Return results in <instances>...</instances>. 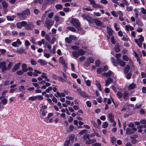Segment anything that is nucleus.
Masks as SVG:
<instances>
[{
  "label": "nucleus",
  "instance_id": "1",
  "mask_svg": "<svg viewBox=\"0 0 146 146\" xmlns=\"http://www.w3.org/2000/svg\"><path fill=\"white\" fill-rule=\"evenodd\" d=\"M71 23L76 27L79 29L80 26V23L78 19L72 18L70 21Z\"/></svg>",
  "mask_w": 146,
  "mask_h": 146
},
{
  "label": "nucleus",
  "instance_id": "53",
  "mask_svg": "<svg viewBox=\"0 0 146 146\" xmlns=\"http://www.w3.org/2000/svg\"><path fill=\"white\" fill-rule=\"evenodd\" d=\"M16 26L19 29H21L22 28V26L21 25V22L17 23L16 24Z\"/></svg>",
  "mask_w": 146,
  "mask_h": 146
},
{
  "label": "nucleus",
  "instance_id": "38",
  "mask_svg": "<svg viewBox=\"0 0 146 146\" xmlns=\"http://www.w3.org/2000/svg\"><path fill=\"white\" fill-rule=\"evenodd\" d=\"M136 23L138 25H139L140 26H142L143 25V23L139 20H136Z\"/></svg>",
  "mask_w": 146,
  "mask_h": 146
},
{
  "label": "nucleus",
  "instance_id": "25",
  "mask_svg": "<svg viewBox=\"0 0 146 146\" xmlns=\"http://www.w3.org/2000/svg\"><path fill=\"white\" fill-rule=\"evenodd\" d=\"M96 85L97 87L99 89V90L100 91H101L102 88L101 84L98 80L96 81Z\"/></svg>",
  "mask_w": 146,
  "mask_h": 146
},
{
  "label": "nucleus",
  "instance_id": "18",
  "mask_svg": "<svg viewBox=\"0 0 146 146\" xmlns=\"http://www.w3.org/2000/svg\"><path fill=\"white\" fill-rule=\"evenodd\" d=\"M93 21L98 26H99L102 25L101 21L98 19H95L93 20Z\"/></svg>",
  "mask_w": 146,
  "mask_h": 146
},
{
  "label": "nucleus",
  "instance_id": "32",
  "mask_svg": "<svg viewBox=\"0 0 146 146\" xmlns=\"http://www.w3.org/2000/svg\"><path fill=\"white\" fill-rule=\"evenodd\" d=\"M2 5L3 8H7L8 6V3L5 1H3L2 3Z\"/></svg>",
  "mask_w": 146,
  "mask_h": 146
},
{
  "label": "nucleus",
  "instance_id": "7",
  "mask_svg": "<svg viewBox=\"0 0 146 146\" xmlns=\"http://www.w3.org/2000/svg\"><path fill=\"white\" fill-rule=\"evenodd\" d=\"M116 62L118 64L122 67H124L126 65V63L124 61L120 59H117Z\"/></svg>",
  "mask_w": 146,
  "mask_h": 146
},
{
  "label": "nucleus",
  "instance_id": "24",
  "mask_svg": "<svg viewBox=\"0 0 146 146\" xmlns=\"http://www.w3.org/2000/svg\"><path fill=\"white\" fill-rule=\"evenodd\" d=\"M130 70V66L129 65H127L125 67L124 70V73L125 74L127 73Z\"/></svg>",
  "mask_w": 146,
  "mask_h": 146
},
{
  "label": "nucleus",
  "instance_id": "47",
  "mask_svg": "<svg viewBox=\"0 0 146 146\" xmlns=\"http://www.w3.org/2000/svg\"><path fill=\"white\" fill-rule=\"evenodd\" d=\"M87 130L86 129H84L80 131L79 134L80 135H82L84 133H86L87 132Z\"/></svg>",
  "mask_w": 146,
  "mask_h": 146
},
{
  "label": "nucleus",
  "instance_id": "27",
  "mask_svg": "<svg viewBox=\"0 0 146 146\" xmlns=\"http://www.w3.org/2000/svg\"><path fill=\"white\" fill-rule=\"evenodd\" d=\"M72 54L73 56L76 58H78L79 56L78 51H74L72 52Z\"/></svg>",
  "mask_w": 146,
  "mask_h": 146
},
{
  "label": "nucleus",
  "instance_id": "48",
  "mask_svg": "<svg viewBox=\"0 0 146 146\" xmlns=\"http://www.w3.org/2000/svg\"><path fill=\"white\" fill-rule=\"evenodd\" d=\"M96 66L97 67H99L100 66V60H97L95 61Z\"/></svg>",
  "mask_w": 146,
  "mask_h": 146
},
{
  "label": "nucleus",
  "instance_id": "22",
  "mask_svg": "<svg viewBox=\"0 0 146 146\" xmlns=\"http://www.w3.org/2000/svg\"><path fill=\"white\" fill-rule=\"evenodd\" d=\"M107 29L108 34L110 36H112L113 33V31L111 28H109L108 27H107Z\"/></svg>",
  "mask_w": 146,
  "mask_h": 146
},
{
  "label": "nucleus",
  "instance_id": "59",
  "mask_svg": "<svg viewBox=\"0 0 146 146\" xmlns=\"http://www.w3.org/2000/svg\"><path fill=\"white\" fill-rule=\"evenodd\" d=\"M112 15L114 16L117 17L118 16L116 14V12L114 11H112L111 12Z\"/></svg>",
  "mask_w": 146,
  "mask_h": 146
},
{
  "label": "nucleus",
  "instance_id": "57",
  "mask_svg": "<svg viewBox=\"0 0 146 146\" xmlns=\"http://www.w3.org/2000/svg\"><path fill=\"white\" fill-rule=\"evenodd\" d=\"M111 140L112 143L114 144L115 141L116 140V139L114 137H111Z\"/></svg>",
  "mask_w": 146,
  "mask_h": 146
},
{
  "label": "nucleus",
  "instance_id": "10",
  "mask_svg": "<svg viewBox=\"0 0 146 146\" xmlns=\"http://www.w3.org/2000/svg\"><path fill=\"white\" fill-rule=\"evenodd\" d=\"M96 139H90L89 138L88 140H87L86 141L85 143L86 144L89 145L96 142Z\"/></svg>",
  "mask_w": 146,
  "mask_h": 146
},
{
  "label": "nucleus",
  "instance_id": "4",
  "mask_svg": "<svg viewBox=\"0 0 146 146\" xmlns=\"http://www.w3.org/2000/svg\"><path fill=\"white\" fill-rule=\"evenodd\" d=\"M34 26V23L33 22H29L27 24L25 27V29L27 30H32Z\"/></svg>",
  "mask_w": 146,
  "mask_h": 146
},
{
  "label": "nucleus",
  "instance_id": "64",
  "mask_svg": "<svg viewBox=\"0 0 146 146\" xmlns=\"http://www.w3.org/2000/svg\"><path fill=\"white\" fill-rule=\"evenodd\" d=\"M92 146H101V145L100 143H96L94 144H92Z\"/></svg>",
  "mask_w": 146,
  "mask_h": 146
},
{
  "label": "nucleus",
  "instance_id": "13",
  "mask_svg": "<svg viewBox=\"0 0 146 146\" xmlns=\"http://www.w3.org/2000/svg\"><path fill=\"white\" fill-rule=\"evenodd\" d=\"M122 58L124 60L126 61L129 60V62H131L133 64V62L131 59L126 55H124L122 56Z\"/></svg>",
  "mask_w": 146,
  "mask_h": 146
},
{
  "label": "nucleus",
  "instance_id": "51",
  "mask_svg": "<svg viewBox=\"0 0 146 146\" xmlns=\"http://www.w3.org/2000/svg\"><path fill=\"white\" fill-rule=\"evenodd\" d=\"M69 37L71 40L72 39L73 40H76V37L73 35H70L69 36Z\"/></svg>",
  "mask_w": 146,
  "mask_h": 146
},
{
  "label": "nucleus",
  "instance_id": "3",
  "mask_svg": "<svg viewBox=\"0 0 146 146\" xmlns=\"http://www.w3.org/2000/svg\"><path fill=\"white\" fill-rule=\"evenodd\" d=\"M82 17H83L84 20H86L88 22L92 23L93 22V20L92 18L90 17L88 15H86L85 14L82 15Z\"/></svg>",
  "mask_w": 146,
  "mask_h": 146
},
{
  "label": "nucleus",
  "instance_id": "12",
  "mask_svg": "<svg viewBox=\"0 0 146 146\" xmlns=\"http://www.w3.org/2000/svg\"><path fill=\"white\" fill-rule=\"evenodd\" d=\"M59 61L60 63L64 65L65 66L67 65V64L65 63V60L62 56H61L60 58Z\"/></svg>",
  "mask_w": 146,
  "mask_h": 146
},
{
  "label": "nucleus",
  "instance_id": "62",
  "mask_svg": "<svg viewBox=\"0 0 146 146\" xmlns=\"http://www.w3.org/2000/svg\"><path fill=\"white\" fill-rule=\"evenodd\" d=\"M141 10L142 12V13L143 14H146V10L143 8H141Z\"/></svg>",
  "mask_w": 146,
  "mask_h": 146
},
{
  "label": "nucleus",
  "instance_id": "17",
  "mask_svg": "<svg viewBox=\"0 0 146 146\" xmlns=\"http://www.w3.org/2000/svg\"><path fill=\"white\" fill-rule=\"evenodd\" d=\"M126 133L127 135H130L134 133V132L133 131L132 129H131L129 128H127L126 130Z\"/></svg>",
  "mask_w": 146,
  "mask_h": 146
},
{
  "label": "nucleus",
  "instance_id": "11",
  "mask_svg": "<svg viewBox=\"0 0 146 146\" xmlns=\"http://www.w3.org/2000/svg\"><path fill=\"white\" fill-rule=\"evenodd\" d=\"M108 119L110 122H113L114 119L113 115L111 113H110L108 114Z\"/></svg>",
  "mask_w": 146,
  "mask_h": 146
},
{
  "label": "nucleus",
  "instance_id": "52",
  "mask_svg": "<svg viewBox=\"0 0 146 146\" xmlns=\"http://www.w3.org/2000/svg\"><path fill=\"white\" fill-rule=\"evenodd\" d=\"M31 63L33 65H35L37 64V62L33 59H31Z\"/></svg>",
  "mask_w": 146,
  "mask_h": 146
},
{
  "label": "nucleus",
  "instance_id": "21",
  "mask_svg": "<svg viewBox=\"0 0 146 146\" xmlns=\"http://www.w3.org/2000/svg\"><path fill=\"white\" fill-rule=\"evenodd\" d=\"M128 95L129 94L128 92L126 91H125L123 93V96L125 100H127L128 99Z\"/></svg>",
  "mask_w": 146,
  "mask_h": 146
},
{
  "label": "nucleus",
  "instance_id": "41",
  "mask_svg": "<svg viewBox=\"0 0 146 146\" xmlns=\"http://www.w3.org/2000/svg\"><path fill=\"white\" fill-rule=\"evenodd\" d=\"M114 27L116 31H117L119 30V28L117 27V24L116 23H114Z\"/></svg>",
  "mask_w": 146,
  "mask_h": 146
},
{
  "label": "nucleus",
  "instance_id": "40",
  "mask_svg": "<svg viewBox=\"0 0 146 146\" xmlns=\"http://www.w3.org/2000/svg\"><path fill=\"white\" fill-rule=\"evenodd\" d=\"M84 81H85L86 85L88 86H90L91 85V81L89 80H84Z\"/></svg>",
  "mask_w": 146,
  "mask_h": 146
},
{
  "label": "nucleus",
  "instance_id": "49",
  "mask_svg": "<svg viewBox=\"0 0 146 146\" xmlns=\"http://www.w3.org/2000/svg\"><path fill=\"white\" fill-rule=\"evenodd\" d=\"M36 96H33L29 98V99L30 100L34 101L36 100Z\"/></svg>",
  "mask_w": 146,
  "mask_h": 146
},
{
  "label": "nucleus",
  "instance_id": "43",
  "mask_svg": "<svg viewBox=\"0 0 146 146\" xmlns=\"http://www.w3.org/2000/svg\"><path fill=\"white\" fill-rule=\"evenodd\" d=\"M122 39L123 40L127 41L129 40V38L127 36L124 35L122 38Z\"/></svg>",
  "mask_w": 146,
  "mask_h": 146
},
{
  "label": "nucleus",
  "instance_id": "35",
  "mask_svg": "<svg viewBox=\"0 0 146 146\" xmlns=\"http://www.w3.org/2000/svg\"><path fill=\"white\" fill-rule=\"evenodd\" d=\"M65 40L66 42L70 44L72 42V40L69 37H66L65 38Z\"/></svg>",
  "mask_w": 146,
  "mask_h": 146
},
{
  "label": "nucleus",
  "instance_id": "33",
  "mask_svg": "<svg viewBox=\"0 0 146 146\" xmlns=\"http://www.w3.org/2000/svg\"><path fill=\"white\" fill-rule=\"evenodd\" d=\"M116 95L119 98H121L123 96L121 92L119 91L117 92Z\"/></svg>",
  "mask_w": 146,
  "mask_h": 146
},
{
  "label": "nucleus",
  "instance_id": "34",
  "mask_svg": "<svg viewBox=\"0 0 146 146\" xmlns=\"http://www.w3.org/2000/svg\"><path fill=\"white\" fill-rule=\"evenodd\" d=\"M55 7L57 9H60L62 8L63 6L61 4H58L56 5Z\"/></svg>",
  "mask_w": 146,
  "mask_h": 146
},
{
  "label": "nucleus",
  "instance_id": "15",
  "mask_svg": "<svg viewBox=\"0 0 146 146\" xmlns=\"http://www.w3.org/2000/svg\"><path fill=\"white\" fill-rule=\"evenodd\" d=\"M37 62L42 66L46 65L47 64V62L44 60L39 59Z\"/></svg>",
  "mask_w": 146,
  "mask_h": 146
},
{
  "label": "nucleus",
  "instance_id": "8",
  "mask_svg": "<svg viewBox=\"0 0 146 146\" xmlns=\"http://www.w3.org/2000/svg\"><path fill=\"white\" fill-rule=\"evenodd\" d=\"M113 80L111 78H109L108 79L106 80L105 86H108L110 84L113 83Z\"/></svg>",
  "mask_w": 146,
  "mask_h": 146
},
{
  "label": "nucleus",
  "instance_id": "54",
  "mask_svg": "<svg viewBox=\"0 0 146 146\" xmlns=\"http://www.w3.org/2000/svg\"><path fill=\"white\" fill-rule=\"evenodd\" d=\"M45 38L46 40L48 41H50V37L49 35L48 34H46V35Z\"/></svg>",
  "mask_w": 146,
  "mask_h": 146
},
{
  "label": "nucleus",
  "instance_id": "19",
  "mask_svg": "<svg viewBox=\"0 0 146 146\" xmlns=\"http://www.w3.org/2000/svg\"><path fill=\"white\" fill-rule=\"evenodd\" d=\"M22 68L23 71L24 72H26L28 70V69L27 68V65L25 64H23L22 65Z\"/></svg>",
  "mask_w": 146,
  "mask_h": 146
},
{
  "label": "nucleus",
  "instance_id": "2",
  "mask_svg": "<svg viewBox=\"0 0 146 146\" xmlns=\"http://www.w3.org/2000/svg\"><path fill=\"white\" fill-rule=\"evenodd\" d=\"M54 21L51 20L47 18L45 21L44 26H46L48 29H50L51 27L53 25Z\"/></svg>",
  "mask_w": 146,
  "mask_h": 146
},
{
  "label": "nucleus",
  "instance_id": "61",
  "mask_svg": "<svg viewBox=\"0 0 146 146\" xmlns=\"http://www.w3.org/2000/svg\"><path fill=\"white\" fill-rule=\"evenodd\" d=\"M74 128V126L73 125H71L69 127V129L70 130V131H72L73 130Z\"/></svg>",
  "mask_w": 146,
  "mask_h": 146
},
{
  "label": "nucleus",
  "instance_id": "31",
  "mask_svg": "<svg viewBox=\"0 0 146 146\" xmlns=\"http://www.w3.org/2000/svg\"><path fill=\"white\" fill-rule=\"evenodd\" d=\"M79 55L81 56L84 55L85 53V52L82 49H80L78 51Z\"/></svg>",
  "mask_w": 146,
  "mask_h": 146
},
{
  "label": "nucleus",
  "instance_id": "14",
  "mask_svg": "<svg viewBox=\"0 0 146 146\" xmlns=\"http://www.w3.org/2000/svg\"><path fill=\"white\" fill-rule=\"evenodd\" d=\"M20 65V63H19V64H15L14 67L12 69L11 71L13 72H14L17 70L19 68V66Z\"/></svg>",
  "mask_w": 146,
  "mask_h": 146
},
{
  "label": "nucleus",
  "instance_id": "37",
  "mask_svg": "<svg viewBox=\"0 0 146 146\" xmlns=\"http://www.w3.org/2000/svg\"><path fill=\"white\" fill-rule=\"evenodd\" d=\"M80 95L84 97H88V95L86 93L83 91L82 92Z\"/></svg>",
  "mask_w": 146,
  "mask_h": 146
},
{
  "label": "nucleus",
  "instance_id": "9",
  "mask_svg": "<svg viewBox=\"0 0 146 146\" xmlns=\"http://www.w3.org/2000/svg\"><path fill=\"white\" fill-rule=\"evenodd\" d=\"M17 52L19 54L24 53L26 54L27 53L26 50L25 49H23L22 47L18 49Z\"/></svg>",
  "mask_w": 146,
  "mask_h": 146
},
{
  "label": "nucleus",
  "instance_id": "28",
  "mask_svg": "<svg viewBox=\"0 0 146 146\" xmlns=\"http://www.w3.org/2000/svg\"><path fill=\"white\" fill-rule=\"evenodd\" d=\"M86 60L90 64L93 63L94 62V59L92 57L87 58Z\"/></svg>",
  "mask_w": 146,
  "mask_h": 146
},
{
  "label": "nucleus",
  "instance_id": "36",
  "mask_svg": "<svg viewBox=\"0 0 146 146\" xmlns=\"http://www.w3.org/2000/svg\"><path fill=\"white\" fill-rule=\"evenodd\" d=\"M89 136L90 135L88 134H86L83 136V138L86 141L87 140V139H88L90 138Z\"/></svg>",
  "mask_w": 146,
  "mask_h": 146
},
{
  "label": "nucleus",
  "instance_id": "29",
  "mask_svg": "<svg viewBox=\"0 0 146 146\" xmlns=\"http://www.w3.org/2000/svg\"><path fill=\"white\" fill-rule=\"evenodd\" d=\"M25 88L22 85L19 87V90L21 92H23L25 91Z\"/></svg>",
  "mask_w": 146,
  "mask_h": 146
},
{
  "label": "nucleus",
  "instance_id": "42",
  "mask_svg": "<svg viewBox=\"0 0 146 146\" xmlns=\"http://www.w3.org/2000/svg\"><path fill=\"white\" fill-rule=\"evenodd\" d=\"M138 36L140 38H138V41L143 42L144 40V37L142 36V35H140Z\"/></svg>",
  "mask_w": 146,
  "mask_h": 146
},
{
  "label": "nucleus",
  "instance_id": "44",
  "mask_svg": "<svg viewBox=\"0 0 146 146\" xmlns=\"http://www.w3.org/2000/svg\"><path fill=\"white\" fill-rule=\"evenodd\" d=\"M108 122H105L103 123L102 127L104 128H106L108 127Z\"/></svg>",
  "mask_w": 146,
  "mask_h": 146
},
{
  "label": "nucleus",
  "instance_id": "26",
  "mask_svg": "<svg viewBox=\"0 0 146 146\" xmlns=\"http://www.w3.org/2000/svg\"><path fill=\"white\" fill-rule=\"evenodd\" d=\"M136 85L134 84H130L128 88V89L129 90H130L131 89H133L135 88Z\"/></svg>",
  "mask_w": 146,
  "mask_h": 146
},
{
  "label": "nucleus",
  "instance_id": "39",
  "mask_svg": "<svg viewBox=\"0 0 146 146\" xmlns=\"http://www.w3.org/2000/svg\"><path fill=\"white\" fill-rule=\"evenodd\" d=\"M13 64V63L11 62H10L8 65L7 67V70H9L11 68Z\"/></svg>",
  "mask_w": 146,
  "mask_h": 146
},
{
  "label": "nucleus",
  "instance_id": "6",
  "mask_svg": "<svg viewBox=\"0 0 146 146\" xmlns=\"http://www.w3.org/2000/svg\"><path fill=\"white\" fill-rule=\"evenodd\" d=\"M0 68L2 70L4 71L7 70L6 66V63L5 61L0 62Z\"/></svg>",
  "mask_w": 146,
  "mask_h": 146
},
{
  "label": "nucleus",
  "instance_id": "16",
  "mask_svg": "<svg viewBox=\"0 0 146 146\" xmlns=\"http://www.w3.org/2000/svg\"><path fill=\"white\" fill-rule=\"evenodd\" d=\"M17 15L19 18L22 20L24 19H25L24 15L22 12L21 13H17Z\"/></svg>",
  "mask_w": 146,
  "mask_h": 146
},
{
  "label": "nucleus",
  "instance_id": "30",
  "mask_svg": "<svg viewBox=\"0 0 146 146\" xmlns=\"http://www.w3.org/2000/svg\"><path fill=\"white\" fill-rule=\"evenodd\" d=\"M67 29L70 31H72L73 32H75L76 31V29H75V28L69 26L68 27H67Z\"/></svg>",
  "mask_w": 146,
  "mask_h": 146
},
{
  "label": "nucleus",
  "instance_id": "60",
  "mask_svg": "<svg viewBox=\"0 0 146 146\" xmlns=\"http://www.w3.org/2000/svg\"><path fill=\"white\" fill-rule=\"evenodd\" d=\"M86 59V57L84 56H83L79 58V59L80 62H82Z\"/></svg>",
  "mask_w": 146,
  "mask_h": 146
},
{
  "label": "nucleus",
  "instance_id": "50",
  "mask_svg": "<svg viewBox=\"0 0 146 146\" xmlns=\"http://www.w3.org/2000/svg\"><path fill=\"white\" fill-rule=\"evenodd\" d=\"M131 73L129 72L127 74V75L126 76V78L127 79H129L131 78Z\"/></svg>",
  "mask_w": 146,
  "mask_h": 146
},
{
  "label": "nucleus",
  "instance_id": "58",
  "mask_svg": "<svg viewBox=\"0 0 146 146\" xmlns=\"http://www.w3.org/2000/svg\"><path fill=\"white\" fill-rule=\"evenodd\" d=\"M70 140H66L65 142L64 145L65 146H68L70 144Z\"/></svg>",
  "mask_w": 146,
  "mask_h": 146
},
{
  "label": "nucleus",
  "instance_id": "20",
  "mask_svg": "<svg viewBox=\"0 0 146 146\" xmlns=\"http://www.w3.org/2000/svg\"><path fill=\"white\" fill-rule=\"evenodd\" d=\"M24 15H29L30 14V12L29 9H27L25 10L22 12Z\"/></svg>",
  "mask_w": 146,
  "mask_h": 146
},
{
  "label": "nucleus",
  "instance_id": "56",
  "mask_svg": "<svg viewBox=\"0 0 146 146\" xmlns=\"http://www.w3.org/2000/svg\"><path fill=\"white\" fill-rule=\"evenodd\" d=\"M36 99H38L40 100H42L43 98L42 96L40 95L36 96Z\"/></svg>",
  "mask_w": 146,
  "mask_h": 146
},
{
  "label": "nucleus",
  "instance_id": "23",
  "mask_svg": "<svg viewBox=\"0 0 146 146\" xmlns=\"http://www.w3.org/2000/svg\"><path fill=\"white\" fill-rule=\"evenodd\" d=\"M134 41L137 43V45L139 46V47H141L142 45L143 42L141 41H138V40L137 39H134Z\"/></svg>",
  "mask_w": 146,
  "mask_h": 146
},
{
  "label": "nucleus",
  "instance_id": "46",
  "mask_svg": "<svg viewBox=\"0 0 146 146\" xmlns=\"http://www.w3.org/2000/svg\"><path fill=\"white\" fill-rule=\"evenodd\" d=\"M7 99L4 98L1 100V102L3 104L5 105L7 103Z\"/></svg>",
  "mask_w": 146,
  "mask_h": 146
},
{
  "label": "nucleus",
  "instance_id": "5",
  "mask_svg": "<svg viewBox=\"0 0 146 146\" xmlns=\"http://www.w3.org/2000/svg\"><path fill=\"white\" fill-rule=\"evenodd\" d=\"M90 4L92 5V7L95 8H102V6L98 4H96L95 1L94 0H89Z\"/></svg>",
  "mask_w": 146,
  "mask_h": 146
},
{
  "label": "nucleus",
  "instance_id": "63",
  "mask_svg": "<svg viewBox=\"0 0 146 146\" xmlns=\"http://www.w3.org/2000/svg\"><path fill=\"white\" fill-rule=\"evenodd\" d=\"M140 122L141 123L143 124H146V120L142 119L140 120Z\"/></svg>",
  "mask_w": 146,
  "mask_h": 146
},
{
  "label": "nucleus",
  "instance_id": "55",
  "mask_svg": "<svg viewBox=\"0 0 146 146\" xmlns=\"http://www.w3.org/2000/svg\"><path fill=\"white\" fill-rule=\"evenodd\" d=\"M72 48L73 50H77L79 49V47L77 46L74 45L72 46Z\"/></svg>",
  "mask_w": 146,
  "mask_h": 146
},
{
  "label": "nucleus",
  "instance_id": "45",
  "mask_svg": "<svg viewBox=\"0 0 146 146\" xmlns=\"http://www.w3.org/2000/svg\"><path fill=\"white\" fill-rule=\"evenodd\" d=\"M21 25L22 27H25L27 25V23L25 21H22L21 22Z\"/></svg>",
  "mask_w": 146,
  "mask_h": 146
}]
</instances>
